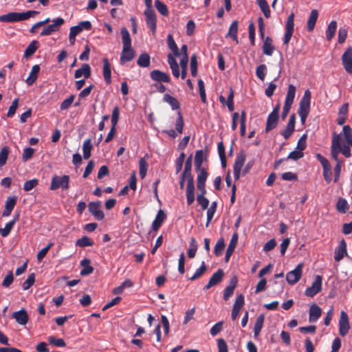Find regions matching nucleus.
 I'll use <instances>...</instances> for the list:
<instances>
[{
  "instance_id": "c9c22d12",
  "label": "nucleus",
  "mask_w": 352,
  "mask_h": 352,
  "mask_svg": "<svg viewBox=\"0 0 352 352\" xmlns=\"http://www.w3.org/2000/svg\"><path fill=\"white\" fill-rule=\"evenodd\" d=\"M163 100L171 107L173 110H177L179 109V102L175 97L166 94L164 96Z\"/></svg>"
},
{
  "instance_id": "1a4fd4ad",
  "label": "nucleus",
  "mask_w": 352,
  "mask_h": 352,
  "mask_svg": "<svg viewBox=\"0 0 352 352\" xmlns=\"http://www.w3.org/2000/svg\"><path fill=\"white\" fill-rule=\"evenodd\" d=\"M144 13L146 16V25L154 34L157 27L156 14L153 10H145Z\"/></svg>"
},
{
  "instance_id": "bf43d9fd",
  "label": "nucleus",
  "mask_w": 352,
  "mask_h": 352,
  "mask_svg": "<svg viewBox=\"0 0 352 352\" xmlns=\"http://www.w3.org/2000/svg\"><path fill=\"white\" fill-rule=\"evenodd\" d=\"M204 159V152L199 150L196 152L195 156V165L197 169H200Z\"/></svg>"
},
{
  "instance_id": "423d86ee",
  "label": "nucleus",
  "mask_w": 352,
  "mask_h": 352,
  "mask_svg": "<svg viewBox=\"0 0 352 352\" xmlns=\"http://www.w3.org/2000/svg\"><path fill=\"white\" fill-rule=\"evenodd\" d=\"M294 14L291 13L287 18L285 25V33L283 43L287 45L291 40L294 30Z\"/></svg>"
},
{
  "instance_id": "338daca9",
  "label": "nucleus",
  "mask_w": 352,
  "mask_h": 352,
  "mask_svg": "<svg viewBox=\"0 0 352 352\" xmlns=\"http://www.w3.org/2000/svg\"><path fill=\"white\" fill-rule=\"evenodd\" d=\"M74 98H75V95H71L69 98L64 100L60 105V110L68 109L69 108V107L71 106V104L73 103Z\"/></svg>"
},
{
  "instance_id": "f704fd0d",
  "label": "nucleus",
  "mask_w": 352,
  "mask_h": 352,
  "mask_svg": "<svg viewBox=\"0 0 352 352\" xmlns=\"http://www.w3.org/2000/svg\"><path fill=\"white\" fill-rule=\"evenodd\" d=\"M337 29V23L336 21H331L326 30V38L328 41L332 40L334 37Z\"/></svg>"
},
{
  "instance_id": "6e6552de",
  "label": "nucleus",
  "mask_w": 352,
  "mask_h": 352,
  "mask_svg": "<svg viewBox=\"0 0 352 352\" xmlns=\"http://www.w3.org/2000/svg\"><path fill=\"white\" fill-rule=\"evenodd\" d=\"M64 19L58 17L52 20V23L45 27L41 32V36H49L58 30V28L64 23Z\"/></svg>"
},
{
  "instance_id": "7ed1b4c3",
  "label": "nucleus",
  "mask_w": 352,
  "mask_h": 352,
  "mask_svg": "<svg viewBox=\"0 0 352 352\" xmlns=\"http://www.w3.org/2000/svg\"><path fill=\"white\" fill-rule=\"evenodd\" d=\"M311 96V91L309 89L306 90L300 102L298 112V114L309 115L310 111Z\"/></svg>"
},
{
  "instance_id": "052dcab7",
  "label": "nucleus",
  "mask_w": 352,
  "mask_h": 352,
  "mask_svg": "<svg viewBox=\"0 0 352 352\" xmlns=\"http://www.w3.org/2000/svg\"><path fill=\"white\" fill-rule=\"evenodd\" d=\"M9 154V148L7 146L3 147L0 151V167L4 166L6 163Z\"/></svg>"
},
{
  "instance_id": "2f4dec72",
  "label": "nucleus",
  "mask_w": 352,
  "mask_h": 352,
  "mask_svg": "<svg viewBox=\"0 0 352 352\" xmlns=\"http://www.w3.org/2000/svg\"><path fill=\"white\" fill-rule=\"evenodd\" d=\"M103 76L107 83H110L111 81V65L107 58L103 59Z\"/></svg>"
},
{
  "instance_id": "a18cd8bd",
  "label": "nucleus",
  "mask_w": 352,
  "mask_h": 352,
  "mask_svg": "<svg viewBox=\"0 0 352 352\" xmlns=\"http://www.w3.org/2000/svg\"><path fill=\"white\" fill-rule=\"evenodd\" d=\"M133 285L130 279H126L120 286L113 289L114 294H121L125 288L131 287Z\"/></svg>"
},
{
  "instance_id": "58836bf2",
  "label": "nucleus",
  "mask_w": 352,
  "mask_h": 352,
  "mask_svg": "<svg viewBox=\"0 0 352 352\" xmlns=\"http://www.w3.org/2000/svg\"><path fill=\"white\" fill-rule=\"evenodd\" d=\"M167 43L169 49L173 52L174 55L175 56H179L180 55L179 50L174 41L173 36L170 34L167 36Z\"/></svg>"
},
{
  "instance_id": "9d476101",
  "label": "nucleus",
  "mask_w": 352,
  "mask_h": 352,
  "mask_svg": "<svg viewBox=\"0 0 352 352\" xmlns=\"http://www.w3.org/2000/svg\"><path fill=\"white\" fill-rule=\"evenodd\" d=\"M343 67L346 72L352 74V47H349L342 56Z\"/></svg>"
},
{
  "instance_id": "b1692460",
  "label": "nucleus",
  "mask_w": 352,
  "mask_h": 352,
  "mask_svg": "<svg viewBox=\"0 0 352 352\" xmlns=\"http://www.w3.org/2000/svg\"><path fill=\"white\" fill-rule=\"evenodd\" d=\"M208 177V173L205 168L200 169L197 175V189L199 190H206V181Z\"/></svg>"
},
{
  "instance_id": "c03bdc74",
  "label": "nucleus",
  "mask_w": 352,
  "mask_h": 352,
  "mask_svg": "<svg viewBox=\"0 0 352 352\" xmlns=\"http://www.w3.org/2000/svg\"><path fill=\"white\" fill-rule=\"evenodd\" d=\"M296 87L293 85H289L288 87L287 93L286 95L285 102L292 104L296 95Z\"/></svg>"
},
{
  "instance_id": "393cba45",
  "label": "nucleus",
  "mask_w": 352,
  "mask_h": 352,
  "mask_svg": "<svg viewBox=\"0 0 352 352\" xmlns=\"http://www.w3.org/2000/svg\"><path fill=\"white\" fill-rule=\"evenodd\" d=\"M91 76V67L89 64L85 63L82 67L76 70L74 74L75 78H80L84 76L85 78H89Z\"/></svg>"
},
{
  "instance_id": "dca6fc26",
  "label": "nucleus",
  "mask_w": 352,
  "mask_h": 352,
  "mask_svg": "<svg viewBox=\"0 0 352 352\" xmlns=\"http://www.w3.org/2000/svg\"><path fill=\"white\" fill-rule=\"evenodd\" d=\"M91 29V23L89 21H83L80 22L77 25L72 26L70 28V32L72 34L77 36L83 30H90Z\"/></svg>"
},
{
  "instance_id": "c85d7f7f",
  "label": "nucleus",
  "mask_w": 352,
  "mask_h": 352,
  "mask_svg": "<svg viewBox=\"0 0 352 352\" xmlns=\"http://www.w3.org/2000/svg\"><path fill=\"white\" fill-rule=\"evenodd\" d=\"M321 309L316 304L311 305L309 309V322H316L321 316Z\"/></svg>"
},
{
  "instance_id": "de8ad7c7",
  "label": "nucleus",
  "mask_w": 352,
  "mask_h": 352,
  "mask_svg": "<svg viewBox=\"0 0 352 352\" xmlns=\"http://www.w3.org/2000/svg\"><path fill=\"white\" fill-rule=\"evenodd\" d=\"M337 210L341 213H346L349 210L347 201L344 198H339L336 204Z\"/></svg>"
},
{
  "instance_id": "ddd939ff",
  "label": "nucleus",
  "mask_w": 352,
  "mask_h": 352,
  "mask_svg": "<svg viewBox=\"0 0 352 352\" xmlns=\"http://www.w3.org/2000/svg\"><path fill=\"white\" fill-rule=\"evenodd\" d=\"M350 326L347 314L344 311H341L340 319L339 320V333L342 336H344L349 332Z\"/></svg>"
},
{
  "instance_id": "f3484780",
  "label": "nucleus",
  "mask_w": 352,
  "mask_h": 352,
  "mask_svg": "<svg viewBox=\"0 0 352 352\" xmlns=\"http://www.w3.org/2000/svg\"><path fill=\"white\" fill-rule=\"evenodd\" d=\"M243 305H244V297L243 295L241 294L236 297L234 304V306H233V308H232V319L233 320H235L237 318V317L239 314L240 310L242 308V307L243 306Z\"/></svg>"
},
{
  "instance_id": "e433bc0d",
  "label": "nucleus",
  "mask_w": 352,
  "mask_h": 352,
  "mask_svg": "<svg viewBox=\"0 0 352 352\" xmlns=\"http://www.w3.org/2000/svg\"><path fill=\"white\" fill-rule=\"evenodd\" d=\"M121 36H122V41L123 44V47H131V39L129 34V31L126 28H122L121 29Z\"/></svg>"
},
{
  "instance_id": "3c124183",
  "label": "nucleus",
  "mask_w": 352,
  "mask_h": 352,
  "mask_svg": "<svg viewBox=\"0 0 352 352\" xmlns=\"http://www.w3.org/2000/svg\"><path fill=\"white\" fill-rule=\"evenodd\" d=\"M38 48V42L36 41H32L25 50L24 56L29 57L33 55Z\"/></svg>"
},
{
  "instance_id": "79ce46f5",
  "label": "nucleus",
  "mask_w": 352,
  "mask_h": 352,
  "mask_svg": "<svg viewBox=\"0 0 352 352\" xmlns=\"http://www.w3.org/2000/svg\"><path fill=\"white\" fill-rule=\"evenodd\" d=\"M224 276V272L223 270L219 269L215 273L212 274L211 278L209 280V282L212 284L213 286L217 285L221 281L223 277Z\"/></svg>"
},
{
  "instance_id": "0eeeda50",
  "label": "nucleus",
  "mask_w": 352,
  "mask_h": 352,
  "mask_svg": "<svg viewBox=\"0 0 352 352\" xmlns=\"http://www.w3.org/2000/svg\"><path fill=\"white\" fill-rule=\"evenodd\" d=\"M302 264L299 263L294 270L289 272L286 275V280L290 285L296 283L302 276Z\"/></svg>"
},
{
  "instance_id": "412c9836",
  "label": "nucleus",
  "mask_w": 352,
  "mask_h": 352,
  "mask_svg": "<svg viewBox=\"0 0 352 352\" xmlns=\"http://www.w3.org/2000/svg\"><path fill=\"white\" fill-rule=\"evenodd\" d=\"M262 50L264 54L269 56L272 55L275 47L273 45V41L272 38L267 36L263 39Z\"/></svg>"
},
{
  "instance_id": "20e7f679",
  "label": "nucleus",
  "mask_w": 352,
  "mask_h": 352,
  "mask_svg": "<svg viewBox=\"0 0 352 352\" xmlns=\"http://www.w3.org/2000/svg\"><path fill=\"white\" fill-rule=\"evenodd\" d=\"M322 276L317 275L311 285L306 289L305 294L308 297H314L316 296L322 289Z\"/></svg>"
},
{
  "instance_id": "6e6d98bb",
  "label": "nucleus",
  "mask_w": 352,
  "mask_h": 352,
  "mask_svg": "<svg viewBox=\"0 0 352 352\" xmlns=\"http://www.w3.org/2000/svg\"><path fill=\"white\" fill-rule=\"evenodd\" d=\"M225 248V242L223 238H220L215 246L214 250V253L217 256H219L221 254L223 249Z\"/></svg>"
},
{
  "instance_id": "f03ea898",
  "label": "nucleus",
  "mask_w": 352,
  "mask_h": 352,
  "mask_svg": "<svg viewBox=\"0 0 352 352\" xmlns=\"http://www.w3.org/2000/svg\"><path fill=\"white\" fill-rule=\"evenodd\" d=\"M69 180L70 179L69 175H55L52 178L50 184V190H55L58 188H62L63 190H67L69 188Z\"/></svg>"
},
{
  "instance_id": "a211bd4d",
  "label": "nucleus",
  "mask_w": 352,
  "mask_h": 352,
  "mask_svg": "<svg viewBox=\"0 0 352 352\" xmlns=\"http://www.w3.org/2000/svg\"><path fill=\"white\" fill-rule=\"evenodd\" d=\"M12 318H14L16 322L21 325H25L28 322V315L24 309H21L18 311H15L12 314Z\"/></svg>"
},
{
  "instance_id": "864d4df0",
  "label": "nucleus",
  "mask_w": 352,
  "mask_h": 352,
  "mask_svg": "<svg viewBox=\"0 0 352 352\" xmlns=\"http://www.w3.org/2000/svg\"><path fill=\"white\" fill-rule=\"evenodd\" d=\"M184 129V120L180 111L177 112V118L175 121V129L179 134L182 133Z\"/></svg>"
},
{
  "instance_id": "a878e982",
  "label": "nucleus",
  "mask_w": 352,
  "mask_h": 352,
  "mask_svg": "<svg viewBox=\"0 0 352 352\" xmlns=\"http://www.w3.org/2000/svg\"><path fill=\"white\" fill-rule=\"evenodd\" d=\"M318 18V11L312 10L307 22V28L309 32H312L315 28Z\"/></svg>"
},
{
  "instance_id": "aec40b11",
  "label": "nucleus",
  "mask_w": 352,
  "mask_h": 352,
  "mask_svg": "<svg viewBox=\"0 0 352 352\" xmlns=\"http://www.w3.org/2000/svg\"><path fill=\"white\" fill-rule=\"evenodd\" d=\"M347 254L346 252V244L344 239H342L339 246L335 250L334 259L336 261H341L345 255Z\"/></svg>"
},
{
  "instance_id": "c756f323",
  "label": "nucleus",
  "mask_w": 352,
  "mask_h": 352,
  "mask_svg": "<svg viewBox=\"0 0 352 352\" xmlns=\"http://www.w3.org/2000/svg\"><path fill=\"white\" fill-rule=\"evenodd\" d=\"M236 278H233L230 282V284L228 286H227L223 292V299L225 300H228L230 297L233 294L234 290L236 286Z\"/></svg>"
},
{
  "instance_id": "e2e57ef3",
  "label": "nucleus",
  "mask_w": 352,
  "mask_h": 352,
  "mask_svg": "<svg viewBox=\"0 0 352 352\" xmlns=\"http://www.w3.org/2000/svg\"><path fill=\"white\" fill-rule=\"evenodd\" d=\"M226 103L230 111H234V91L232 87L230 88L229 94Z\"/></svg>"
},
{
  "instance_id": "774afa93",
  "label": "nucleus",
  "mask_w": 352,
  "mask_h": 352,
  "mask_svg": "<svg viewBox=\"0 0 352 352\" xmlns=\"http://www.w3.org/2000/svg\"><path fill=\"white\" fill-rule=\"evenodd\" d=\"M35 281V275L34 274H31L28 277L27 280H25L22 285V287L23 290L28 289L30 287L32 286Z\"/></svg>"
},
{
  "instance_id": "13d9d810",
  "label": "nucleus",
  "mask_w": 352,
  "mask_h": 352,
  "mask_svg": "<svg viewBox=\"0 0 352 352\" xmlns=\"http://www.w3.org/2000/svg\"><path fill=\"white\" fill-rule=\"evenodd\" d=\"M38 184L37 179H32L25 182L23 184V190L26 192L30 191Z\"/></svg>"
},
{
  "instance_id": "72a5a7b5",
  "label": "nucleus",
  "mask_w": 352,
  "mask_h": 352,
  "mask_svg": "<svg viewBox=\"0 0 352 352\" xmlns=\"http://www.w3.org/2000/svg\"><path fill=\"white\" fill-rule=\"evenodd\" d=\"M264 319H265V317H264L263 314H261L257 317V318L256 320V322L254 324V338H257V337L260 334V332L263 326Z\"/></svg>"
},
{
  "instance_id": "603ef678",
  "label": "nucleus",
  "mask_w": 352,
  "mask_h": 352,
  "mask_svg": "<svg viewBox=\"0 0 352 352\" xmlns=\"http://www.w3.org/2000/svg\"><path fill=\"white\" fill-rule=\"evenodd\" d=\"M206 270H207V268H206V264L203 261L201 263V266L198 269L196 270L195 274L189 279L190 280H195L197 278H199V277H201L205 273Z\"/></svg>"
},
{
  "instance_id": "0e129e2a",
  "label": "nucleus",
  "mask_w": 352,
  "mask_h": 352,
  "mask_svg": "<svg viewBox=\"0 0 352 352\" xmlns=\"http://www.w3.org/2000/svg\"><path fill=\"white\" fill-rule=\"evenodd\" d=\"M53 243H50L46 247L41 249L37 254L36 258L38 261L41 262L47 254L49 250L53 246Z\"/></svg>"
},
{
  "instance_id": "f8f14e48",
  "label": "nucleus",
  "mask_w": 352,
  "mask_h": 352,
  "mask_svg": "<svg viewBox=\"0 0 352 352\" xmlns=\"http://www.w3.org/2000/svg\"><path fill=\"white\" fill-rule=\"evenodd\" d=\"M245 161V155L244 153H241L236 157L233 167L234 177L236 180H238L240 178L241 171L244 165Z\"/></svg>"
},
{
  "instance_id": "8fccbe9b",
  "label": "nucleus",
  "mask_w": 352,
  "mask_h": 352,
  "mask_svg": "<svg viewBox=\"0 0 352 352\" xmlns=\"http://www.w3.org/2000/svg\"><path fill=\"white\" fill-rule=\"evenodd\" d=\"M148 164L144 158H141L139 161V173L142 179H144L146 175Z\"/></svg>"
},
{
  "instance_id": "7c9ffc66",
  "label": "nucleus",
  "mask_w": 352,
  "mask_h": 352,
  "mask_svg": "<svg viewBox=\"0 0 352 352\" xmlns=\"http://www.w3.org/2000/svg\"><path fill=\"white\" fill-rule=\"evenodd\" d=\"M166 218V214L165 213L163 212V210H160L155 217V220L153 221V223H152V228L153 230L156 231L157 230L162 223H163V221H164Z\"/></svg>"
},
{
  "instance_id": "f257e3e1",
  "label": "nucleus",
  "mask_w": 352,
  "mask_h": 352,
  "mask_svg": "<svg viewBox=\"0 0 352 352\" xmlns=\"http://www.w3.org/2000/svg\"><path fill=\"white\" fill-rule=\"evenodd\" d=\"M38 14L34 10H28L24 12H12L0 16V21L3 23H14L23 21Z\"/></svg>"
},
{
  "instance_id": "4c0bfd02",
  "label": "nucleus",
  "mask_w": 352,
  "mask_h": 352,
  "mask_svg": "<svg viewBox=\"0 0 352 352\" xmlns=\"http://www.w3.org/2000/svg\"><path fill=\"white\" fill-rule=\"evenodd\" d=\"M200 194L197 195V200L198 204L201 206L203 210H206L208 208L209 205V200L205 197V194L206 193V190H199Z\"/></svg>"
},
{
  "instance_id": "cd10ccee",
  "label": "nucleus",
  "mask_w": 352,
  "mask_h": 352,
  "mask_svg": "<svg viewBox=\"0 0 352 352\" xmlns=\"http://www.w3.org/2000/svg\"><path fill=\"white\" fill-rule=\"evenodd\" d=\"M19 219V214L14 216L13 219L7 223L3 228H0V234L3 237H6L9 235L10 231L13 228L14 224Z\"/></svg>"
},
{
  "instance_id": "39448f33",
  "label": "nucleus",
  "mask_w": 352,
  "mask_h": 352,
  "mask_svg": "<svg viewBox=\"0 0 352 352\" xmlns=\"http://www.w3.org/2000/svg\"><path fill=\"white\" fill-rule=\"evenodd\" d=\"M278 113L279 105L278 104L274 108L273 111L269 114L267 117L265 126L266 132L272 131L276 126L278 120Z\"/></svg>"
},
{
  "instance_id": "2eb2a0df",
  "label": "nucleus",
  "mask_w": 352,
  "mask_h": 352,
  "mask_svg": "<svg viewBox=\"0 0 352 352\" xmlns=\"http://www.w3.org/2000/svg\"><path fill=\"white\" fill-rule=\"evenodd\" d=\"M151 78L153 80L157 82H169L170 78L167 73L162 71L155 69L153 70L150 74Z\"/></svg>"
},
{
  "instance_id": "4468645a",
  "label": "nucleus",
  "mask_w": 352,
  "mask_h": 352,
  "mask_svg": "<svg viewBox=\"0 0 352 352\" xmlns=\"http://www.w3.org/2000/svg\"><path fill=\"white\" fill-rule=\"evenodd\" d=\"M186 201L188 206H190L195 201V185L193 177H190L189 179L187 180Z\"/></svg>"
},
{
  "instance_id": "a19ab883",
  "label": "nucleus",
  "mask_w": 352,
  "mask_h": 352,
  "mask_svg": "<svg viewBox=\"0 0 352 352\" xmlns=\"http://www.w3.org/2000/svg\"><path fill=\"white\" fill-rule=\"evenodd\" d=\"M91 141L90 139H87L84 141L82 144V152L83 157L85 160L89 159L91 157V151L92 149Z\"/></svg>"
},
{
  "instance_id": "4be33fe9",
  "label": "nucleus",
  "mask_w": 352,
  "mask_h": 352,
  "mask_svg": "<svg viewBox=\"0 0 352 352\" xmlns=\"http://www.w3.org/2000/svg\"><path fill=\"white\" fill-rule=\"evenodd\" d=\"M135 56L134 51L130 47H122V51L120 56V63L122 65L129 62L133 59Z\"/></svg>"
},
{
  "instance_id": "9b49d317",
  "label": "nucleus",
  "mask_w": 352,
  "mask_h": 352,
  "mask_svg": "<svg viewBox=\"0 0 352 352\" xmlns=\"http://www.w3.org/2000/svg\"><path fill=\"white\" fill-rule=\"evenodd\" d=\"M89 210L94 218L98 221L102 220L104 217V212L100 210V201H92L89 204Z\"/></svg>"
},
{
  "instance_id": "ea45409f",
  "label": "nucleus",
  "mask_w": 352,
  "mask_h": 352,
  "mask_svg": "<svg viewBox=\"0 0 352 352\" xmlns=\"http://www.w3.org/2000/svg\"><path fill=\"white\" fill-rule=\"evenodd\" d=\"M237 32H238V22L236 21H233L230 28L229 31L227 34V36H229L232 38L233 40L236 41V43H238V38H237Z\"/></svg>"
},
{
  "instance_id": "473e14b6",
  "label": "nucleus",
  "mask_w": 352,
  "mask_h": 352,
  "mask_svg": "<svg viewBox=\"0 0 352 352\" xmlns=\"http://www.w3.org/2000/svg\"><path fill=\"white\" fill-rule=\"evenodd\" d=\"M90 263V260L87 258H85L80 261V265L82 267V269L80 271V275L86 276L93 272L94 267L91 266Z\"/></svg>"
},
{
  "instance_id": "37998d69",
  "label": "nucleus",
  "mask_w": 352,
  "mask_h": 352,
  "mask_svg": "<svg viewBox=\"0 0 352 352\" xmlns=\"http://www.w3.org/2000/svg\"><path fill=\"white\" fill-rule=\"evenodd\" d=\"M150 56L146 53L141 54L137 60L140 67H147L150 65Z\"/></svg>"
},
{
  "instance_id": "5701e85b",
  "label": "nucleus",
  "mask_w": 352,
  "mask_h": 352,
  "mask_svg": "<svg viewBox=\"0 0 352 352\" xmlns=\"http://www.w3.org/2000/svg\"><path fill=\"white\" fill-rule=\"evenodd\" d=\"M349 111V103L343 104L338 111V118L337 120L338 124L343 125L346 120L347 113Z\"/></svg>"
},
{
  "instance_id": "69168bd1",
  "label": "nucleus",
  "mask_w": 352,
  "mask_h": 352,
  "mask_svg": "<svg viewBox=\"0 0 352 352\" xmlns=\"http://www.w3.org/2000/svg\"><path fill=\"white\" fill-rule=\"evenodd\" d=\"M18 106H19V98H15L12 101V104L10 105V107L8 109V111L7 113V116L8 118H12V116H14V115L15 114L16 111L18 108Z\"/></svg>"
},
{
  "instance_id": "4d7b16f0",
  "label": "nucleus",
  "mask_w": 352,
  "mask_h": 352,
  "mask_svg": "<svg viewBox=\"0 0 352 352\" xmlns=\"http://www.w3.org/2000/svg\"><path fill=\"white\" fill-rule=\"evenodd\" d=\"M155 6L158 12L163 16H166L168 13L166 6L160 0L155 1Z\"/></svg>"
},
{
  "instance_id": "6ab92c4d",
  "label": "nucleus",
  "mask_w": 352,
  "mask_h": 352,
  "mask_svg": "<svg viewBox=\"0 0 352 352\" xmlns=\"http://www.w3.org/2000/svg\"><path fill=\"white\" fill-rule=\"evenodd\" d=\"M238 242V234L236 232H234L231 238V240L230 241L229 245L226 250V256H225V261L226 262H228L230 260V258L232 253L234 251V249L236 246Z\"/></svg>"
},
{
  "instance_id": "680f3d73",
  "label": "nucleus",
  "mask_w": 352,
  "mask_h": 352,
  "mask_svg": "<svg viewBox=\"0 0 352 352\" xmlns=\"http://www.w3.org/2000/svg\"><path fill=\"white\" fill-rule=\"evenodd\" d=\"M342 133L346 140V143L351 142L352 141V129L349 125H345L342 129Z\"/></svg>"
},
{
  "instance_id": "bb28decb",
  "label": "nucleus",
  "mask_w": 352,
  "mask_h": 352,
  "mask_svg": "<svg viewBox=\"0 0 352 352\" xmlns=\"http://www.w3.org/2000/svg\"><path fill=\"white\" fill-rule=\"evenodd\" d=\"M39 72H40V66L38 65H34L32 67V69L29 74V76L25 80V82L28 85H33L38 78Z\"/></svg>"
},
{
  "instance_id": "5fc2aeb1",
  "label": "nucleus",
  "mask_w": 352,
  "mask_h": 352,
  "mask_svg": "<svg viewBox=\"0 0 352 352\" xmlns=\"http://www.w3.org/2000/svg\"><path fill=\"white\" fill-rule=\"evenodd\" d=\"M267 74V67L265 65L262 64L258 65L256 69V76L261 80H264Z\"/></svg>"
},
{
  "instance_id": "09e8293b",
  "label": "nucleus",
  "mask_w": 352,
  "mask_h": 352,
  "mask_svg": "<svg viewBox=\"0 0 352 352\" xmlns=\"http://www.w3.org/2000/svg\"><path fill=\"white\" fill-rule=\"evenodd\" d=\"M197 250V244L195 238H191L188 250V256L189 258H192L195 256Z\"/></svg>"
},
{
  "instance_id": "49530a36",
  "label": "nucleus",
  "mask_w": 352,
  "mask_h": 352,
  "mask_svg": "<svg viewBox=\"0 0 352 352\" xmlns=\"http://www.w3.org/2000/svg\"><path fill=\"white\" fill-rule=\"evenodd\" d=\"M76 245L80 248H85L94 245V241L87 236L78 239L76 242Z\"/></svg>"
}]
</instances>
